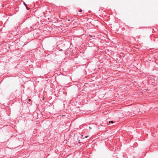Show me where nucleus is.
<instances>
[{"instance_id":"1","label":"nucleus","mask_w":158,"mask_h":158,"mask_svg":"<svg viewBox=\"0 0 158 158\" xmlns=\"http://www.w3.org/2000/svg\"><path fill=\"white\" fill-rule=\"evenodd\" d=\"M89 35L90 37H95V36L92 35Z\"/></svg>"},{"instance_id":"2","label":"nucleus","mask_w":158,"mask_h":158,"mask_svg":"<svg viewBox=\"0 0 158 158\" xmlns=\"http://www.w3.org/2000/svg\"><path fill=\"white\" fill-rule=\"evenodd\" d=\"M113 123V122L112 121H110L109 122V123L110 124V123Z\"/></svg>"},{"instance_id":"3","label":"nucleus","mask_w":158,"mask_h":158,"mask_svg":"<svg viewBox=\"0 0 158 158\" xmlns=\"http://www.w3.org/2000/svg\"><path fill=\"white\" fill-rule=\"evenodd\" d=\"M28 101H29V102H31V99H28Z\"/></svg>"},{"instance_id":"4","label":"nucleus","mask_w":158,"mask_h":158,"mask_svg":"<svg viewBox=\"0 0 158 158\" xmlns=\"http://www.w3.org/2000/svg\"><path fill=\"white\" fill-rule=\"evenodd\" d=\"M24 5H25V6H26V7H27V5L26 4V3H24Z\"/></svg>"},{"instance_id":"5","label":"nucleus","mask_w":158,"mask_h":158,"mask_svg":"<svg viewBox=\"0 0 158 158\" xmlns=\"http://www.w3.org/2000/svg\"><path fill=\"white\" fill-rule=\"evenodd\" d=\"M82 11V10L81 9L80 10L79 12H80Z\"/></svg>"},{"instance_id":"6","label":"nucleus","mask_w":158,"mask_h":158,"mask_svg":"<svg viewBox=\"0 0 158 158\" xmlns=\"http://www.w3.org/2000/svg\"><path fill=\"white\" fill-rule=\"evenodd\" d=\"M26 7V8L27 10H28L29 8H28V7H27H27Z\"/></svg>"},{"instance_id":"7","label":"nucleus","mask_w":158,"mask_h":158,"mask_svg":"<svg viewBox=\"0 0 158 158\" xmlns=\"http://www.w3.org/2000/svg\"><path fill=\"white\" fill-rule=\"evenodd\" d=\"M88 136H85V138H87Z\"/></svg>"},{"instance_id":"8","label":"nucleus","mask_w":158,"mask_h":158,"mask_svg":"<svg viewBox=\"0 0 158 158\" xmlns=\"http://www.w3.org/2000/svg\"><path fill=\"white\" fill-rule=\"evenodd\" d=\"M62 50H62L61 49H59V51H61Z\"/></svg>"},{"instance_id":"9","label":"nucleus","mask_w":158,"mask_h":158,"mask_svg":"<svg viewBox=\"0 0 158 158\" xmlns=\"http://www.w3.org/2000/svg\"><path fill=\"white\" fill-rule=\"evenodd\" d=\"M68 21H70V19H68L67 20Z\"/></svg>"},{"instance_id":"10","label":"nucleus","mask_w":158,"mask_h":158,"mask_svg":"<svg viewBox=\"0 0 158 158\" xmlns=\"http://www.w3.org/2000/svg\"><path fill=\"white\" fill-rule=\"evenodd\" d=\"M89 128L90 129H91V128H90V127H89Z\"/></svg>"}]
</instances>
